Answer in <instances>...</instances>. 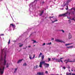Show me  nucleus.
Here are the masks:
<instances>
[{"label": "nucleus", "instance_id": "obj_1", "mask_svg": "<svg viewBox=\"0 0 75 75\" xmlns=\"http://www.w3.org/2000/svg\"><path fill=\"white\" fill-rule=\"evenodd\" d=\"M3 50H2L1 51V58L0 60V73L1 74H3V73H4V69H5V67L4 66H2L1 68L0 67H1V61L3 60Z\"/></svg>", "mask_w": 75, "mask_h": 75}, {"label": "nucleus", "instance_id": "obj_2", "mask_svg": "<svg viewBox=\"0 0 75 75\" xmlns=\"http://www.w3.org/2000/svg\"><path fill=\"white\" fill-rule=\"evenodd\" d=\"M42 64L44 65L45 67H46L47 68H48L50 66L49 64H47L45 63V61H44L43 62H40V64L39 65V67L40 68H42Z\"/></svg>", "mask_w": 75, "mask_h": 75}, {"label": "nucleus", "instance_id": "obj_3", "mask_svg": "<svg viewBox=\"0 0 75 75\" xmlns=\"http://www.w3.org/2000/svg\"><path fill=\"white\" fill-rule=\"evenodd\" d=\"M68 12H67L66 13H65L61 14V15H59V17H67V14H68Z\"/></svg>", "mask_w": 75, "mask_h": 75}, {"label": "nucleus", "instance_id": "obj_4", "mask_svg": "<svg viewBox=\"0 0 75 75\" xmlns=\"http://www.w3.org/2000/svg\"><path fill=\"white\" fill-rule=\"evenodd\" d=\"M6 52H5V55L4 56V62L3 63V64L4 65H6Z\"/></svg>", "mask_w": 75, "mask_h": 75}, {"label": "nucleus", "instance_id": "obj_5", "mask_svg": "<svg viewBox=\"0 0 75 75\" xmlns=\"http://www.w3.org/2000/svg\"><path fill=\"white\" fill-rule=\"evenodd\" d=\"M55 41H56V42H63V43H65V42L64 41L59 39H56L55 40Z\"/></svg>", "mask_w": 75, "mask_h": 75}, {"label": "nucleus", "instance_id": "obj_6", "mask_svg": "<svg viewBox=\"0 0 75 75\" xmlns=\"http://www.w3.org/2000/svg\"><path fill=\"white\" fill-rule=\"evenodd\" d=\"M37 74L38 75H45L44 72H39L38 73H37Z\"/></svg>", "mask_w": 75, "mask_h": 75}, {"label": "nucleus", "instance_id": "obj_7", "mask_svg": "<svg viewBox=\"0 0 75 75\" xmlns=\"http://www.w3.org/2000/svg\"><path fill=\"white\" fill-rule=\"evenodd\" d=\"M11 26H12V27H13L14 28H16V25H13V23L10 24V27Z\"/></svg>", "mask_w": 75, "mask_h": 75}, {"label": "nucleus", "instance_id": "obj_8", "mask_svg": "<svg viewBox=\"0 0 75 75\" xmlns=\"http://www.w3.org/2000/svg\"><path fill=\"white\" fill-rule=\"evenodd\" d=\"M72 38V36L70 33H69V38L70 39Z\"/></svg>", "mask_w": 75, "mask_h": 75}, {"label": "nucleus", "instance_id": "obj_9", "mask_svg": "<svg viewBox=\"0 0 75 75\" xmlns=\"http://www.w3.org/2000/svg\"><path fill=\"white\" fill-rule=\"evenodd\" d=\"M75 60H74L73 61H67V62H65V63H66V64H67L68 63V62H75Z\"/></svg>", "mask_w": 75, "mask_h": 75}, {"label": "nucleus", "instance_id": "obj_10", "mask_svg": "<svg viewBox=\"0 0 75 75\" xmlns=\"http://www.w3.org/2000/svg\"><path fill=\"white\" fill-rule=\"evenodd\" d=\"M23 61V59L19 60L18 61V62H17L18 64H19V63H21V61Z\"/></svg>", "mask_w": 75, "mask_h": 75}, {"label": "nucleus", "instance_id": "obj_11", "mask_svg": "<svg viewBox=\"0 0 75 75\" xmlns=\"http://www.w3.org/2000/svg\"><path fill=\"white\" fill-rule=\"evenodd\" d=\"M67 47L68 48H72L73 47V46H69V47Z\"/></svg>", "mask_w": 75, "mask_h": 75}, {"label": "nucleus", "instance_id": "obj_12", "mask_svg": "<svg viewBox=\"0 0 75 75\" xmlns=\"http://www.w3.org/2000/svg\"><path fill=\"white\" fill-rule=\"evenodd\" d=\"M67 75H71V73H69L68 72H67L66 73Z\"/></svg>", "mask_w": 75, "mask_h": 75}, {"label": "nucleus", "instance_id": "obj_13", "mask_svg": "<svg viewBox=\"0 0 75 75\" xmlns=\"http://www.w3.org/2000/svg\"><path fill=\"white\" fill-rule=\"evenodd\" d=\"M40 13H41L40 14V16H42V13H44V11H41Z\"/></svg>", "mask_w": 75, "mask_h": 75}, {"label": "nucleus", "instance_id": "obj_14", "mask_svg": "<svg viewBox=\"0 0 75 75\" xmlns=\"http://www.w3.org/2000/svg\"><path fill=\"white\" fill-rule=\"evenodd\" d=\"M41 55H42V53L40 52L39 55V57H38V58H40V57H41Z\"/></svg>", "mask_w": 75, "mask_h": 75}, {"label": "nucleus", "instance_id": "obj_15", "mask_svg": "<svg viewBox=\"0 0 75 75\" xmlns=\"http://www.w3.org/2000/svg\"><path fill=\"white\" fill-rule=\"evenodd\" d=\"M72 44V43L71 44H67L65 45L66 46H67V45H71Z\"/></svg>", "mask_w": 75, "mask_h": 75}, {"label": "nucleus", "instance_id": "obj_16", "mask_svg": "<svg viewBox=\"0 0 75 75\" xmlns=\"http://www.w3.org/2000/svg\"><path fill=\"white\" fill-rule=\"evenodd\" d=\"M42 59H44V55H42Z\"/></svg>", "mask_w": 75, "mask_h": 75}, {"label": "nucleus", "instance_id": "obj_17", "mask_svg": "<svg viewBox=\"0 0 75 75\" xmlns=\"http://www.w3.org/2000/svg\"><path fill=\"white\" fill-rule=\"evenodd\" d=\"M71 1H70L69 0H68L67 1V2H66V3H69V2H70Z\"/></svg>", "mask_w": 75, "mask_h": 75}, {"label": "nucleus", "instance_id": "obj_18", "mask_svg": "<svg viewBox=\"0 0 75 75\" xmlns=\"http://www.w3.org/2000/svg\"><path fill=\"white\" fill-rule=\"evenodd\" d=\"M34 68L35 69H37V68H38V65H36V67H34Z\"/></svg>", "mask_w": 75, "mask_h": 75}, {"label": "nucleus", "instance_id": "obj_19", "mask_svg": "<svg viewBox=\"0 0 75 75\" xmlns=\"http://www.w3.org/2000/svg\"><path fill=\"white\" fill-rule=\"evenodd\" d=\"M56 21H58V20H55V21H53L52 22V23H54V22H56Z\"/></svg>", "mask_w": 75, "mask_h": 75}, {"label": "nucleus", "instance_id": "obj_20", "mask_svg": "<svg viewBox=\"0 0 75 75\" xmlns=\"http://www.w3.org/2000/svg\"><path fill=\"white\" fill-rule=\"evenodd\" d=\"M23 66H26L27 65V64L26 63H25L24 64H23Z\"/></svg>", "mask_w": 75, "mask_h": 75}, {"label": "nucleus", "instance_id": "obj_21", "mask_svg": "<svg viewBox=\"0 0 75 75\" xmlns=\"http://www.w3.org/2000/svg\"><path fill=\"white\" fill-rule=\"evenodd\" d=\"M11 40L10 39H9L8 42V44H10V40Z\"/></svg>", "mask_w": 75, "mask_h": 75}, {"label": "nucleus", "instance_id": "obj_22", "mask_svg": "<svg viewBox=\"0 0 75 75\" xmlns=\"http://www.w3.org/2000/svg\"><path fill=\"white\" fill-rule=\"evenodd\" d=\"M8 64L7 63L6 64V68H8Z\"/></svg>", "mask_w": 75, "mask_h": 75}, {"label": "nucleus", "instance_id": "obj_23", "mask_svg": "<svg viewBox=\"0 0 75 75\" xmlns=\"http://www.w3.org/2000/svg\"><path fill=\"white\" fill-rule=\"evenodd\" d=\"M37 0H35L33 2H32V3H34L35 2L37 3Z\"/></svg>", "mask_w": 75, "mask_h": 75}, {"label": "nucleus", "instance_id": "obj_24", "mask_svg": "<svg viewBox=\"0 0 75 75\" xmlns=\"http://www.w3.org/2000/svg\"><path fill=\"white\" fill-rule=\"evenodd\" d=\"M67 8H66V9L67 10L68 9V6H67Z\"/></svg>", "mask_w": 75, "mask_h": 75}, {"label": "nucleus", "instance_id": "obj_25", "mask_svg": "<svg viewBox=\"0 0 75 75\" xmlns=\"http://www.w3.org/2000/svg\"><path fill=\"white\" fill-rule=\"evenodd\" d=\"M69 21L70 23H71V18H69Z\"/></svg>", "mask_w": 75, "mask_h": 75}, {"label": "nucleus", "instance_id": "obj_26", "mask_svg": "<svg viewBox=\"0 0 75 75\" xmlns=\"http://www.w3.org/2000/svg\"><path fill=\"white\" fill-rule=\"evenodd\" d=\"M48 62H49V61H51V58H48Z\"/></svg>", "mask_w": 75, "mask_h": 75}, {"label": "nucleus", "instance_id": "obj_27", "mask_svg": "<svg viewBox=\"0 0 75 75\" xmlns=\"http://www.w3.org/2000/svg\"><path fill=\"white\" fill-rule=\"evenodd\" d=\"M71 14H74V11L72 12Z\"/></svg>", "mask_w": 75, "mask_h": 75}, {"label": "nucleus", "instance_id": "obj_28", "mask_svg": "<svg viewBox=\"0 0 75 75\" xmlns=\"http://www.w3.org/2000/svg\"><path fill=\"white\" fill-rule=\"evenodd\" d=\"M23 44H22L21 45H19L20 47H23Z\"/></svg>", "mask_w": 75, "mask_h": 75}, {"label": "nucleus", "instance_id": "obj_29", "mask_svg": "<svg viewBox=\"0 0 75 75\" xmlns=\"http://www.w3.org/2000/svg\"><path fill=\"white\" fill-rule=\"evenodd\" d=\"M70 20H74V21H75V19H74V18H73L72 19H71Z\"/></svg>", "mask_w": 75, "mask_h": 75}, {"label": "nucleus", "instance_id": "obj_30", "mask_svg": "<svg viewBox=\"0 0 75 75\" xmlns=\"http://www.w3.org/2000/svg\"><path fill=\"white\" fill-rule=\"evenodd\" d=\"M17 68L16 69H15V71H14V72H15L17 71Z\"/></svg>", "mask_w": 75, "mask_h": 75}, {"label": "nucleus", "instance_id": "obj_31", "mask_svg": "<svg viewBox=\"0 0 75 75\" xmlns=\"http://www.w3.org/2000/svg\"><path fill=\"white\" fill-rule=\"evenodd\" d=\"M61 31H62V33H65V31H64V30H61Z\"/></svg>", "mask_w": 75, "mask_h": 75}, {"label": "nucleus", "instance_id": "obj_32", "mask_svg": "<svg viewBox=\"0 0 75 75\" xmlns=\"http://www.w3.org/2000/svg\"><path fill=\"white\" fill-rule=\"evenodd\" d=\"M45 45V43H44L42 45V46H44V45Z\"/></svg>", "mask_w": 75, "mask_h": 75}, {"label": "nucleus", "instance_id": "obj_33", "mask_svg": "<svg viewBox=\"0 0 75 75\" xmlns=\"http://www.w3.org/2000/svg\"><path fill=\"white\" fill-rule=\"evenodd\" d=\"M45 73H46V74H48V71H46L45 72Z\"/></svg>", "mask_w": 75, "mask_h": 75}, {"label": "nucleus", "instance_id": "obj_34", "mask_svg": "<svg viewBox=\"0 0 75 75\" xmlns=\"http://www.w3.org/2000/svg\"><path fill=\"white\" fill-rule=\"evenodd\" d=\"M67 68L69 69H70V67H69V66H68Z\"/></svg>", "mask_w": 75, "mask_h": 75}, {"label": "nucleus", "instance_id": "obj_35", "mask_svg": "<svg viewBox=\"0 0 75 75\" xmlns=\"http://www.w3.org/2000/svg\"><path fill=\"white\" fill-rule=\"evenodd\" d=\"M29 58L30 59H32V58L31 57V56L29 57Z\"/></svg>", "mask_w": 75, "mask_h": 75}, {"label": "nucleus", "instance_id": "obj_36", "mask_svg": "<svg viewBox=\"0 0 75 75\" xmlns=\"http://www.w3.org/2000/svg\"><path fill=\"white\" fill-rule=\"evenodd\" d=\"M54 40V38H52V39H51V40H52H52Z\"/></svg>", "mask_w": 75, "mask_h": 75}, {"label": "nucleus", "instance_id": "obj_37", "mask_svg": "<svg viewBox=\"0 0 75 75\" xmlns=\"http://www.w3.org/2000/svg\"><path fill=\"white\" fill-rule=\"evenodd\" d=\"M35 42H36V41L34 40L33 42V43H35Z\"/></svg>", "mask_w": 75, "mask_h": 75}, {"label": "nucleus", "instance_id": "obj_38", "mask_svg": "<svg viewBox=\"0 0 75 75\" xmlns=\"http://www.w3.org/2000/svg\"><path fill=\"white\" fill-rule=\"evenodd\" d=\"M28 48H30L31 47V45H29L28 46Z\"/></svg>", "mask_w": 75, "mask_h": 75}, {"label": "nucleus", "instance_id": "obj_39", "mask_svg": "<svg viewBox=\"0 0 75 75\" xmlns=\"http://www.w3.org/2000/svg\"><path fill=\"white\" fill-rule=\"evenodd\" d=\"M35 58V54H34V56L33 57V58Z\"/></svg>", "mask_w": 75, "mask_h": 75}, {"label": "nucleus", "instance_id": "obj_40", "mask_svg": "<svg viewBox=\"0 0 75 75\" xmlns=\"http://www.w3.org/2000/svg\"><path fill=\"white\" fill-rule=\"evenodd\" d=\"M63 59V58H61L60 59H59V60H60V61H61V59Z\"/></svg>", "mask_w": 75, "mask_h": 75}, {"label": "nucleus", "instance_id": "obj_41", "mask_svg": "<svg viewBox=\"0 0 75 75\" xmlns=\"http://www.w3.org/2000/svg\"><path fill=\"white\" fill-rule=\"evenodd\" d=\"M53 17H54V16H52V17L50 16V18H53Z\"/></svg>", "mask_w": 75, "mask_h": 75}, {"label": "nucleus", "instance_id": "obj_42", "mask_svg": "<svg viewBox=\"0 0 75 75\" xmlns=\"http://www.w3.org/2000/svg\"><path fill=\"white\" fill-rule=\"evenodd\" d=\"M63 68L64 69H65V67H63Z\"/></svg>", "mask_w": 75, "mask_h": 75}, {"label": "nucleus", "instance_id": "obj_43", "mask_svg": "<svg viewBox=\"0 0 75 75\" xmlns=\"http://www.w3.org/2000/svg\"><path fill=\"white\" fill-rule=\"evenodd\" d=\"M48 44L51 45V42H50V43H48Z\"/></svg>", "mask_w": 75, "mask_h": 75}, {"label": "nucleus", "instance_id": "obj_44", "mask_svg": "<svg viewBox=\"0 0 75 75\" xmlns=\"http://www.w3.org/2000/svg\"><path fill=\"white\" fill-rule=\"evenodd\" d=\"M60 61H61V62H62V63H63V62L62 61V60H60Z\"/></svg>", "mask_w": 75, "mask_h": 75}, {"label": "nucleus", "instance_id": "obj_45", "mask_svg": "<svg viewBox=\"0 0 75 75\" xmlns=\"http://www.w3.org/2000/svg\"><path fill=\"white\" fill-rule=\"evenodd\" d=\"M44 3H45V2L44 1H43L42 2V4H44Z\"/></svg>", "mask_w": 75, "mask_h": 75}, {"label": "nucleus", "instance_id": "obj_46", "mask_svg": "<svg viewBox=\"0 0 75 75\" xmlns=\"http://www.w3.org/2000/svg\"><path fill=\"white\" fill-rule=\"evenodd\" d=\"M23 49H26V47L23 48Z\"/></svg>", "mask_w": 75, "mask_h": 75}, {"label": "nucleus", "instance_id": "obj_47", "mask_svg": "<svg viewBox=\"0 0 75 75\" xmlns=\"http://www.w3.org/2000/svg\"><path fill=\"white\" fill-rule=\"evenodd\" d=\"M58 62H60L61 61V60H57Z\"/></svg>", "mask_w": 75, "mask_h": 75}, {"label": "nucleus", "instance_id": "obj_48", "mask_svg": "<svg viewBox=\"0 0 75 75\" xmlns=\"http://www.w3.org/2000/svg\"><path fill=\"white\" fill-rule=\"evenodd\" d=\"M73 10H74V11H75V8H74Z\"/></svg>", "mask_w": 75, "mask_h": 75}, {"label": "nucleus", "instance_id": "obj_49", "mask_svg": "<svg viewBox=\"0 0 75 75\" xmlns=\"http://www.w3.org/2000/svg\"><path fill=\"white\" fill-rule=\"evenodd\" d=\"M1 35H4V34H1Z\"/></svg>", "mask_w": 75, "mask_h": 75}, {"label": "nucleus", "instance_id": "obj_50", "mask_svg": "<svg viewBox=\"0 0 75 75\" xmlns=\"http://www.w3.org/2000/svg\"><path fill=\"white\" fill-rule=\"evenodd\" d=\"M67 18L69 19V17H67Z\"/></svg>", "mask_w": 75, "mask_h": 75}, {"label": "nucleus", "instance_id": "obj_51", "mask_svg": "<svg viewBox=\"0 0 75 75\" xmlns=\"http://www.w3.org/2000/svg\"><path fill=\"white\" fill-rule=\"evenodd\" d=\"M66 4H65L64 5V6H66Z\"/></svg>", "mask_w": 75, "mask_h": 75}, {"label": "nucleus", "instance_id": "obj_52", "mask_svg": "<svg viewBox=\"0 0 75 75\" xmlns=\"http://www.w3.org/2000/svg\"><path fill=\"white\" fill-rule=\"evenodd\" d=\"M71 14V13L70 12H69V14Z\"/></svg>", "mask_w": 75, "mask_h": 75}, {"label": "nucleus", "instance_id": "obj_53", "mask_svg": "<svg viewBox=\"0 0 75 75\" xmlns=\"http://www.w3.org/2000/svg\"><path fill=\"white\" fill-rule=\"evenodd\" d=\"M69 72H71V70H69Z\"/></svg>", "mask_w": 75, "mask_h": 75}, {"label": "nucleus", "instance_id": "obj_54", "mask_svg": "<svg viewBox=\"0 0 75 75\" xmlns=\"http://www.w3.org/2000/svg\"><path fill=\"white\" fill-rule=\"evenodd\" d=\"M70 1H72V0H69Z\"/></svg>", "mask_w": 75, "mask_h": 75}, {"label": "nucleus", "instance_id": "obj_55", "mask_svg": "<svg viewBox=\"0 0 75 75\" xmlns=\"http://www.w3.org/2000/svg\"><path fill=\"white\" fill-rule=\"evenodd\" d=\"M71 71H73V70L72 69H71Z\"/></svg>", "mask_w": 75, "mask_h": 75}, {"label": "nucleus", "instance_id": "obj_56", "mask_svg": "<svg viewBox=\"0 0 75 75\" xmlns=\"http://www.w3.org/2000/svg\"><path fill=\"white\" fill-rule=\"evenodd\" d=\"M32 41H34V40H32Z\"/></svg>", "mask_w": 75, "mask_h": 75}, {"label": "nucleus", "instance_id": "obj_57", "mask_svg": "<svg viewBox=\"0 0 75 75\" xmlns=\"http://www.w3.org/2000/svg\"><path fill=\"white\" fill-rule=\"evenodd\" d=\"M54 0V1H56V0Z\"/></svg>", "mask_w": 75, "mask_h": 75}, {"label": "nucleus", "instance_id": "obj_58", "mask_svg": "<svg viewBox=\"0 0 75 75\" xmlns=\"http://www.w3.org/2000/svg\"><path fill=\"white\" fill-rule=\"evenodd\" d=\"M35 45H34V47H35Z\"/></svg>", "mask_w": 75, "mask_h": 75}, {"label": "nucleus", "instance_id": "obj_59", "mask_svg": "<svg viewBox=\"0 0 75 75\" xmlns=\"http://www.w3.org/2000/svg\"><path fill=\"white\" fill-rule=\"evenodd\" d=\"M57 75H59L58 74H57Z\"/></svg>", "mask_w": 75, "mask_h": 75}, {"label": "nucleus", "instance_id": "obj_60", "mask_svg": "<svg viewBox=\"0 0 75 75\" xmlns=\"http://www.w3.org/2000/svg\"><path fill=\"white\" fill-rule=\"evenodd\" d=\"M71 10H72V8L71 9Z\"/></svg>", "mask_w": 75, "mask_h": 75}, {"label": "nucleus", "instance_id": "obj_61", "mask_svg": "<svg viewBox=\"0 0 75 75\" xmlns=\"http://www.w3.org/2000/svg\"><path fill=\"white\" fill-rule=\"evenodd\" d=\"M21 44V43H19V44Z\"/></svg>", "mask_w": 75, "mask_h": 75}, {"label": "nucleus", "instance_id": "obj_62", "mask_svg": "<svg viewBox=\"0 0 75 75\" xmlns=\"http://www.w3.org/2000/svg\"><path fill=\"white\" fill-rule=\"evenodd\" d=\"M64 61H66V60H65Z\"/></svg>", "mask_w": 75, "mask_h": 75}, {"label": "nucleus", "instance_id": "obj_63", "mask_svg": "<svg viewBox=\"0 0 75 75\" xmlns=\"http://www.w3.org/2000/svg\"><path fill=\"white\" fill-rule=\"evenodd\" d=\"M67 61H68V60H67Z\"/></svg>", "mask_w": 75, "mask_h": 75}, {"label": "nucleus", "instance_id": "obj_64", "mask_svg": "<svg viewBox=\"0 0 75 75\" xmlns=\"http://www.w3.org/2000/svg\"><path fill=\"white\" fill-rule=\"evenodd\" d=\"M61 75H62V74H61Z\"/></svg>", "mask_w": 75, "mask_h": 75}]
</instances>
